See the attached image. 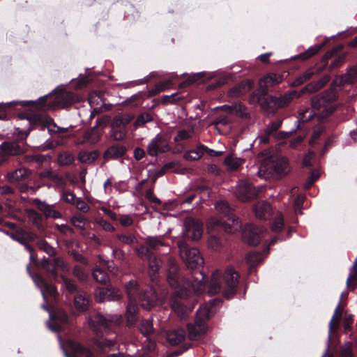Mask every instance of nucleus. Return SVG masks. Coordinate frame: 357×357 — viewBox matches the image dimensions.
I'll list each match as a JSON object with an SVG mask.
<instances>
[{
    "instance_id": "57",
    "label": "nucleus",
    "mask_w": 357,
    "mask_h": 357,
    "mask_svg": "<svg viewBox=\"0 0 357 357\" xmlns=\"http://www.w3.org/2000/svg\"><path fill=\"white\" fill-rule=\"evenodd\" d=\"M63 281L65 287L70 293H73L74 291H75L76 287L73 281L68 278H63Z\"/></svg>"
},
{
    "instance_id": "12",
    "label": "nucleus",
    "mask_w": 357,
    "mask_h": 357,
    "mask_svg": "<svg viewBox=\"0 0 357 357\" xmlns=\"http://www.w3.org/2000/svg\"><path fill=\"white\" fill-rule=\"evenodd\" d=\"M236 195L241 201H248L255 198L258 190L247 181H241L236 186Z\"/></svg>"
},
{
    "instance_id": "9",
    "label": "nucleus",
    "mask_w": 357,
    "mask_h": 357,
    "mask_svg": "<svg viewBox=\"0 0 357 357\" xmlns=\"http://www.w3.org/2000/svg\"><path fill=\"white\" fill-rule=\"evenodd\" d=\"M203 234V225L199 220L187 218L184 222L183 234L192 240H199Z\"/></svg>"
},
{
    "instance_id": "25",
    "label": "nucleus",
    "mask_w": 357,
    "mask_h": 357,
    "mask_svg": "<svg viewBox=\"0 0 357 357\" xmlns=\"http://www.w3.org/2000/svg\"><path fill=\"white\" fill-rule=\"evenodd\" d=\"M260 94L257 93H253L250 97V103L251 104H257L260 103L261 107L265 109H268L272 107L271 105L270 98L268 97L265 98L266 94H262V93L259 91Z\"/></svg>"
},
{
    "instance_id": "33",
    "label": "nucleus",
    "mask_w": 357,
    "mask_h": 357,
    "mask_svg": "<svg viewBox=\"0 0 357 357\" xmlns=\"http://www.w3.org/2000/svg\"><path fill=\"white\" fill-rule=\"evenodd\" d=\"M93 344L100 349L101 351H105L107 349H110L116 344V341L112 339H102L101 340H94Z\"/></svg>"
},
{
    "instance_id": "15",
    "label": "nucleus",
    "mask_w": 357,
    "mask_h": 357,
    "mask_svg": "<svg viewBox=\"0 0 357 357\" xmlns=\"http://www.w3.org/2000/svg\"><path fill=\"white\" fill-rule=\"evenodd\" d=\"M282 80V76L280 75L268 74L259 80V90L262 94H266L269 87L280 83Z\"/></svg>"
},
{
    "instance_id": "19",
    "label": "nucleus",
    "mask_w": 357,
    "mask_h": 357,
    "mask_svg": "<svg viewBox=\"0 0 357 357\" xmlns=\"http://www.w3.org/2000/svg\"><path fill=\"white\" fill-rule=\"evenodd\" d=\"M300 95H298L296 91H291L289 93L285 94L281 98H277L275 97L270 96V102L272 107H283L287 105L294 98L299 97Z\"/></svg>"
},
{
    "instance_id": "21",
    "label": "nucleus",
    "mask_w": 357,
    "mask_h": 357,
    "mask_svg": "<svg viewBox=\"0 0 357 357\" xmlns=\"http://www.w3.org/2000/svg\"><path fill=\"white\" fill-rule=\"evenodd\" d=\"M8 235L14 241H18L22 244H25L26 250L31 252L32 248L26 245V243L28 240L32 238L31 234L22 229H18L14 233H8Z\"/></svg>"
},
{
    "instance_id": "24",
    "label": "nucleus",
    "mask_w": 357,
    "mask_h": 357,
    "mask_svg": "<svg viewBox=\"0 0 357 357\" xmlns=\"http://www.w3.org/2000/svg\"><path fill=\"white\" fill-rule=\"evenodd\" d=\"M185 338V333L183 329H176L167 333V340L172 345H178Z\"/></svg>"
},
{
    "instance_id": "17",
    "label": "nucleus",
    "mask_w": 357,
    "mask_h": 357,
    "mask_svg": "<svg viewBox=\"0 0 357 357\" xmlns=\"http://www.w3.org/2000/svg\"><path fill=\"white\" fill-rule=\"evenodd\" d=\"M139 301L143 308L150 310L156 302V294L155 290L152 288H149L143 295L139 296Z\"/></svg>"
},
{
    "instance_id": "29",
    "label": "nucleus",
    "mask_w": 357,
    "mask_h": 357,
    "mask_svg": "<svg viewBox=\"0 0 357 357\" xmlns=\"http://www.w3.org/2000/svg\"><path fill=\"white\" fill-rule=\"evenodd\" d=\"M172 307L175 313L181 318H184L186 314L191 310L181 301H175L172 304Z\"/></svg>"
},
{
    "instance_id": "52",
    "label": "nucleus",
    "mask_w": 357,
    "mask_h": 357,
    "mask_svg": "<svg viewBox=\"0 0 357 357\" xmlns=\"http://www.w3.org/2000/svg\"><path fill=\"white\" fill-rule=\"evenodd\" d=\"M74 204L79 210L83 212H87L89 210V205L80 198L77 199Z\"/></svg>"
},
{
    "instance_id": "38",
    "label": "nucleus",
    "mask_w": 357,
    "mask_h": 357,
    "mask_svg": "<svg viewBox=\"0 0 357 357\" xmlns=\"http://www.w3.org/2000/svg\"><path fill=\"white\" fill-rule=\"evenodd\" d=\"M74 162V156L69 152H63L59 155L58 162L61 165H68Z\"/></svg>"
},
{
    "instance_id": "22",
    "label": "nucleus",
    "mask_w": 357,
    "mask_h": 357,
    "mask_svg": "<svg viewBox=\"0 0 357 357\" xmlns=\"http://www.w3.org/2000/svg\"><path fill=\"white\" fill-rule=\"evenodd\" d=\"M74 305L79 312L86 311L89 305V296L84 291H78L74 298Z\"/></svg>"
},
{
    "instance_id": "45",
    "label": "nucleus",
    "mask_w": 357,
    "mask_h": 357,
    "mask_svg": "<svg viewBox=\"0 0 357 357\" xmlns=\"http://www.w3.org/2000/svg\"><path fill=\"white\" fill-rule=\"evenodd\" d=\"M208 245L211 250H218L222 246V243L216 236H211L208 240Z\"/></svg>"
},
{
    "instance_id": "61",
    "label": "nucleus",
    "mask_w": 357,
    "mask_h": 357,
    "mask_svg": "<svg viewBox=\"0 0 357 357\" xmlns=\"http://www.w3.org/2000/svg\"><path fill=\"white\" fill-rule=\"evenodd\" d=\"M4 146L6 149H8L10 154L16 155L20 153L16 144H6Z\"/></svg>"
},
{
    "instance_id": "7",
    "label": "nucleus",
    "mask_w": 357,
    "mask_h": 357,
    "mask_svg": "<svg viewBox=\"0 0 357 357\" xmlns=\"http://www.w3.org/2000/svg\"><path fill=\"white\" fill-rule=\"evenodd\" d=\"M208 228L214 229L220 227L228 233H235L241 229V222L238 218H235L232 213L225 217V220H219L217 218H211L208 222Z\"/></svg>"
},
{
    "instance_id": "62",
    "label": "nucleus",
    "mask_w": 357,
    "mask_h": 357,
    "mask_svg": "<svg viewBox=\"0 0 357 357\" xmlns=\"http://www.w3.org/2000/svg\"><path fill=\"white\" fill-rule=\"evenodd\" d=\"M99 225L107 231H113L114 230V227L107 221L105 220H100L99 221Z\"/></svg>"
},
{
    "instance_id": "63",
    "label": "nucleus",
    "mask_w": 357,
    "mask_h": 357,
    "mask_svg": "<svg viewBox=\"0 0 357 357\" xmlns=\"http://www.w3.org/2000/svg\"><path fill=\"white\" fill-rule=\"evenodd\" d=\"M119 222L123 226H130L132 223V220L128 215H122L119 219Z\"/></svg>"
},
{
    "instance_id": "53",
    "label": "nucleus",
    "mask_w": 357,
    "mask_h": 357,
    "mask_svg": "<svg viewBox=\"0 0 357 357\" xmlns=\"http://www.w3.org/2000/svg\"><path fill=\"white\" fill-rule=\"evenodd\" d=\"M190 137H191V135L190 134L189 132H188L185 130H181L178 132L176 136L174 137V140L176 142H178V141H181V140L188 139Z\"/></svg>"
},
{
    "instance_id": "46",
    "label": "nucleus",
    "mask_w": 357,
    "mask_h": 357,
    "mask_svg": "<svg viewBox=\"0 0 357 357\" xmlns=\"http://www.w3.org/2000/svg\"><path fill=\"white\" fill-rule=\"evenodd\" d=\"M140 331L144 335L151 334L153 331L151 321L149 320L142 321L140 325Z\"/></svg>"
},
{
    "instance_id": "4",
    "label": "nucleus",
    "mask_w": 357,
    "mask_h": 357,
    "mask_svg": "<svg viewBox=\"0 0 357 357\" xmlns=\"http://www.w3.org/2000/svg\"><path fill=\"white\" fill-rule=\"evenodd\" d=\"M121 317L120 315L107 314L103 316L100 314H96L88 319L90 328L97 334L108 333L109 330L120 324Z\"/></svg>"
},
{
    "instance_id": "23",
    "label": "nucleus",
    "mask_w": 357,
    "mask_h": 357,
    "mask_svg": "<svg viewBox=\"0 0 357 357\" xmlns=\"http://www.w3.org/2000/svg\"><path fill=\"white\" fill-rule=\"evenodd\" d=\"M222 109L228 113L236 114L240 117H246L248 116L247 108L241 102H236L231 105H224Z\"/></svg>"
},
{
    "instance_id": "41",
    "label": "nucleus",
    "mask_w": 357,
    "mask_h": 357,
    "mask_svg": "<svg viewBox=\"0 0 357 357\" xmlns=\"http://www.w3.org/2000/svg\"><path fill=\"white\" fill-rule=\"evenodd\" d=\"M313 75L314 73L312 70H306L302 75L296 78V79L294 82V84L295 86L301 85L307 82V80L310 79Z\"/></svg>"
},
{
    "instance_id": "20",
    "label": "nucleus",
    "mask_w": 357,
    "mask_h": 357,
    "mask_svg": "<svg viewBox=\"0 0 357 357\" xmlns=\"http://www.w3.org/2000/svg\"><path fill=\"white\" fill-rule=\"evenodd\" d=\"M256 217L259 219H266L271 213L270 204L266 202H257L253 208Z\"/></svg>"
},
{
    "instance_id": "11",
    "label": "nucleus",
    "mask_w": 357,
    "mask_h": 357,
    "mask_svg": "<svg viewBox=\"0 0 357 357\" xmlns=\"http://www.w3.org/2000/svg\"><path fill=\"white\" fill-rule=\"evenodd\" d=\"M32 278L35 284L40 289L41 294L45 301H47L49 296L54 298L56 297L57 290L54 285L47 283L39 274L33 275Z\"/></svg>"
},
{
    "instance_id": "34",
    "label": "nucleus",
    "mask_w": 357,
    "mask_h": 357,
    "mask_svg": "<svg viewBox=\"0 0 357 357\" xmlns=\"http://www.w3.org/2000/svg\"><path fill=\"white\" fill-rule=\"evenodd\" d=\"M205 148L203 146H201L195 150H191L186 152L183 157L186 160H197L203 155V150Z\"/></svg>"
},
{
    "instance_id": "18",
    "label": "nucleus",
    "mask_w": 357,
    "mask_h": 357,
    "mask_svg": "<svg viewBox=\"0 0 357 357\" xmlns=\"http://www.w3.org/2000/svg\"><path fill=\"white\" fill-rule=\"evenodd\" d=\"M253 85V82L250 79H247L244 82H242L237 86L231 88L229 91V96L231 98H237L240 96L248 92Z\"/></svg>"
},
{
    "instance_id": "47",
    "label": "nucleus",
    "mask_w": 357,
    "mask_h": 357,
    "mask_svg": "<svg viewBox=\"0 0 357 357\" xmlns=\"http://www.w3.org/2000/svg\"><path fill=\"white\" fill-rule=\"evenodd\" d=\"M283 218L281 214L277 216L272 225V230L275 232H278L282 230L283 228Z\"/></svg>"
},
{
    "instance_id": "28",
    "label": "nucleus",
    "mask_w": 357,
    "mask_h": 357,
    "mask_svg": "<svg viewBox=\"0 0 357 357\" xmlns=\"http://www.w3.org/2000/svg\"><path fill=\"white\" fill-rule=\"evenodd\" d=\"M329 80L328 77H324L317 81V82H312L307 84L302 91L301 93L308 92L314 93L321 89Z\"/></svg>"
},
{
    "instance_id": "43",
    "label": "nucleus",
    "mask_w": 357,
    "mask_h": 357,
    "mask_svg": "<svg viewBox=\"0 0 357 357\" xmlns=\"http://www.w3.org/2000/svg\"><path fill=\"white\" fill-rule=\"evenodd\" d=\"M38 246L40 250L45 252L47 255L50 256H52L55 254L54 248L50 245L46 241H40L38 243Z\"/></svg>"
},
{
    "instance_id": "44",
    "label": "nucleus",
    "mask_w": 357,
    "mask_h": 357,
    "mask_svg": "<svg viewBox=\"0 0 357 357\" xmlns=\"http://www.w3.org/2000/svg\"><path fill=\"white\" fill-rule=\"evenodd\" d=\"M340 308V303H339L337 305V306L336 307L335 312H334V314H333V317H332V319L331 320V322H330V329H331V331L333 328H335L338 325L339 320H340V317H341V312H339Z\"/></svg>"
},
{
    "instance_id": "40",
    "label": "nucleus",
    "mask_w": 357,
    "mask_h": 357,
    "mask_svg": "<svg viewBox=\"0 0 357 357\" xmlns=\"http://www.w3.org/2000/svg\"><path fill=\"white\" fill-rule=\"evenodd\" d=\"M215 209L223 215L224 218L231 213V208L226 202L221 201L218 202L215 205Z\"/></svg>"
},
{
    "instance_id": "64",
    "label": "nucleus",
    "mask_w": 357,
    "mask_h": 357,
    "mask_svg": "<svg viewBox=\"0 0 357 357\" xmlns=\"http://www.w3.org/2000/svg\"><path fill=\"white\" fill-rule=\"evenodd\" d=\"M357 279V268L352 267L351 273L347 280V285L349 286L351 280Z\"/></svg>"
},
{
    "instance_id": "8",
    "label": "nucleus",
    "mask_w": 357,
    "mask_h": 357,
    "mask_svg": "<svg viewBox=\"0 0 357 357\" xmlns=\"http://www.w3.org/2000/svg\"><path fill=\"white\" fill-rule=\"evenodd\" d=\"M126 291L128 297V305L127 306L126 315L128 321H133V317L138 310L135 305V296L138 293L137 284L135 281L131 280L126 285Z\"/></svg>"
},
{
    "instance_id": "39",
    "label": "nucleus",
    "mask_w": 357,
    "mask_h": 357,
    "mask_svg": "<svg viewBox=\"0 0 357 357\" xmlns=\"http://www.w3.org/2000/svg\"><path fill=\"white\" fill-rule=\"evenodd\" d=\"M92 275L94 280L98 282L104 284L108 280L107 274L100 268H96L93 270Z\"/></svg>"
},
{
    "instance_id": "3",
    "label": "nucleus",
    "mask_w": 357,
    "mask_h": 357,
    "mask_svg": "<svg viewBox=\"0 0 357 357\" xmlns=\"http://www.w3.org/2000/svg\"><path fill=\"white\" fill-rule=\"evenodd\" d=\"M212 312L211 303H206L200 306L197 312L195 324L188 326L190 339H197L206 333L208 328L206 321L210 317Z\"/></svg>"
},
{
    "instance_id": "56",
    "label": "nucleus",
    "mask_w": 357,
    "mask_h": 357,
    "mask_svg": "<svg viewBox=\"0 0 357 357\" xmlns=\"http://www.w3.org/2000/svg\"><path fill=\"white\" fill-rule=\"evenodd\" d=\"M63 199L66 202L70 203V204H74L75 202L77 199L75 198V196L74 195V194L70 192H68V191L63 192Z\"/></svg>"
},
{
    "instance_id": "42",
    "label": "nucleus",
    "mask_w": 357,
    "mask_h": 357,
    "mask_svg": "<svg viewBox=\"0 0 357 357\" xmlns=\"http://www.w3.org/2000/svg\"><path fill=\"white\" fill-rule=\"evenodd\" d=\"M146 243L150 248L157 249L160 246L164 245V243L161 237H147L146 239Z\"/></svg>"
},
{
    "instance_id": "32",
    "label": "nucleus",
    "mask_w": 357,
    "mask_h": 357,
    "mask_svg": "<svg viewBox=\"0 0 357 357\" xmlns=\"http://www.w3.org/2000/svg\"><path fill=\"white\" fill-rule=\"evenodd\" d=\"M324 44L321 45H314L313 46L310 47L305 52L298 54L296 58L301 59L302 61H305L312 57L314 54L319 52V51L322 48Z\"/></svg>"
},
{
    "instance_id": "50",
    "label": "nucleus",
    "mask_w": 357,
    "mask_h": 357,
    "mask_svg": "<svg viewBox=\"0 0 357 357\" xmlns=\"http://www.w3.org/2000/svg\"><path fill=\"white\" fill-rule=\"evenodd\" d=\"M351 347V342L346 343L341 349L340 357H353Z\"/></svg>"
},
{
    "instance_id": "5",
    "label": "nucleus",
    "mask_w": 357,
    "mask_h": 357,
    "mask_svg": "<svg viewBox=\"0 0 357 357\" xmlns=\"http://www.w3.org/2000/svg\"><path fill=\"white\" fill-rule=\"evenodd\" d=\"M178 246L181 257L189 268L194 269L202 266L204 259L197 249L189 248L183 241H179Z\"/></svg>"
},
{
    "instance_id": "37",
    "label": "nucleus",
    "mask_w": 357,
    "mask_h": 357,
    "mask_svg": "<svg viewBox=\"0 0 357 357\" xmlns=\"http://www.w3.org/2000/svg\"><path fill=\"white\" fill-rule=\"evenodd\" d=\"M243 162L242 159L233 155H228L225 160V165L231 170L237 169L243 164Z\"/></svg>"
},
{
    "instance_id": "6",
    "label": "nucleus",
    "mask_w": 357,
    "mask_h": 357,
    "mask_svg": "<svg viewBox=\"0 0 357 357\" xmlns=\"http://www.w3.org/2000/svg\"><path fill=\"white\" fill-rule=\"evenodd\" d=\"M275 170L278 174H287L289 172L288 161L286 158H282L276 161L273 158L264 160L260 165L258 174L259 176L266 173H271Z\"/></svg>"
},
{
    "instance_id": "35",
    "label": "nucleus",
    "mask_w": 357,
    "mask_h": 357,
    "mask_svg": "<svg viewBox=\"0 0 357 357\" xmlns=\"http://www.w3.org/2000/svg\"><path fill=\"white\" fill-rule=\"evenodd\" d=\"M26 171L24 169H18L7 174V178L10 183H16L26 176Z\"/></svg>"
},
{
    "instance_id": "49",
    "label": "nucleus",
    "mask_w": 357,
    "mask_h": 357,
    "mask_svg": "<svg viewBox=\"0 0 357 357\" xmlns=\"http://www.w3.org/2000/svg\"><path fill=\"white\" fill-rule=\"evenodd\" d=\"M346 81L353 83L357 81V68H351L346 75Z\"/></svg>"
},
{
    "instance_id": "58",
    "label": "nucleus",
    "mask_w": 357,
    "mask_h": 357,
    "mask_svg": "<svg viewBox=\"0 0 357 357\" xmlns=\"http://www.w3.org/2000/svg\"><path fill=\"white\" fill-rule=\"evenodd\" d=\"M74 274L81 280H84L86 278L87 274L79 266H75L74 268Z\"/></svg>"
},
{
    "instance_id": "13",
    "label": "nucleus",
    "mask_w": 357,
    "mask_h": 357,
    "mask_svg": "<svg viewBox=\"0 0 357 357\" xmlns=\"http://www.w3.org/2000/svg\"><path fill=\"white\" fill-rule=\"evenodd\" d=\"M96 299L98 302L105 301H114L121 298V294L119 289L112 288H98L95 292Z\"/></svg>"
},
{
    "instance_id": "31",
    "label": "nucleus",
    "mask_w": 357,
    "mask_h": 357,
    "mask_svg": "<svg viewBox=\"0 0 357 357\" xmlns=\"http://www.w3.org/2000/svg\"><path fill=\"white\" fill-rule=\"evenodd\" d=\"M126 149L123 146H112L105 153V157L108 159H116L125 153Z\"/></svg>"
},
{
    "instance_id": "36",
    "label": "nucleus",
    "mask_w": 357,
    "mask_h": 357,
    "mask_svg": "<svg viewBox=\"0 0 357 357\" xmlns=\"http://www.w3.org/2000/svg\"><path fill=\"white\" fill-rule=\"evenodd\" d=\"M263 257L258 252H252L246 256L245 260L247 264L251 266H255L258 265L263 260Z\"/></svg>"
},
{
    "instance_id": "54",
    "label": "nucleus",
    "mask_w": 357,
    "mask_h": 357,
    "mask_svg": "<svg viewBox=\"0 0 357 357\" xmlns=\"http://www.w3.org/2000/svg\"><path fill=\"white\" fill-rule=\"evenodd\" d=\"M118 238L123 243L128 245L133 243L135 241V237L132 234L119 235Z\"/></svg>"
},
{
    "instance_id": "2",
    "label": "nucleus",
    "mask_w": 357,
    "mask_h": 357,
    "mask_svg": "<svg viewBox=\"0 0 357 357\" xmlns=\"http://www.w3.org/2000/svg\"><path fill=\"white\" fill-rule=\"evenodd\" d=\"M238 274L232 268H228L224 273L217 271L211 275L208 293L215 295L222 292L225 297L229 298L236 292Z\"/></svg>"
},
{
    "instance_id": "30",
    "label": "nucleus",
    "mask_w": 357,
    "mask_h": 357,
    "mask_svg": "<svg viewBox=\"0 0 357 357\" xmlns=\"http://www.w3.org/2000/svg\"><path fill=\"white\" fill-rule=\"evenodd\" d=\"M149 273L151 277L155 276L156 272L162 266V261L154 255H148Z\"/></svg>"
},
{
    "instance_id": "1",
    "label": "nucleus",
    "mask_w": 357,
    "mask_h": 357,
    "mask_svg": "<svg viewBox=\"0 0 357 357\" xmlns=\"http://www.w3.org/2000/svg\"><path fill=\"white\" fill-rule=\"evenodd\" d=\"M168 266L167 282L181 298H187L192 293H199L204 290V275L201 272L197 273L198 275L192 282H189L178 275V266L175 259H169Z\"/></svg>"
},
{
    "instance_id": "27",
    "label": "nucleus",
    "mask_w": 357,
    "mask_h": 357,
    "mask_svg": "<svg viewBox=\"0 0 357 357\" xmlns=\"http://www.w3.org/2000/svg\"><path fill=\"white\" fill-rule=\"evenodd\" d=\"M265 230L263 228L254 227L250 229V234L248 239L250 245H256L259 243L260 238L264 236Z\"/></svg>"
},
{
    "instance_id": "26",
    "label": "nucleus",
    "mask_w": 357,
    "mask_h": 357,
    "mask_svg": "<svg viewBox=\"0 0 357 357\" xmlns=\"http://www.w3.org/2000/svg\"><path fill=\"white\" fill-rule=\"evenodd\" d=\"M63 265V261L61 259H45L42 261V266L48 272L52 273V274H55L56 269L57 267L62 266Z\"/></svg>"
},
{
    "instance_id": "51",
    "label": "nucleus",
    "mask_w": 357,
    "mask_h": 357,
    "mask_svg": "<svg viewBox=\"0 0 357 357\" xmlns=\"http://www.w3.org/2000/svg\"><path fill=\"white\" fill-rule=\"evenodd\" d=\"M54 320L61 324H67L68 322V317L65 312L59 310L56 312Z\"/></svg>"
},
{
    "instance_id": "59",
    "label": "nucleus",
    "mask_w": 357,
    "mask_h": 357,
    "mask_svg": "<svg viewBox=\"0 0 357 357\" xmlns=\"http://www.w3.org/2000/svg\"><path fill=\"white\" fill-rule=\"evenodd\" d=\"M151 120V117L149 114L142 115L137 118L135 121V125L137 126H142L145 123L149 122Z\"/></svg>"
},
{
    "instance_id": "55",
    "label": "nucleus",
    "mask_w": 357,
    "mask_h": 357,
    "mask_svg": "<svg viewBox=\"0 0 357 357\" xmlns=\"http://www.w3.org/2000/svg\"><path fill=\"white\" fill-rule=\"evenodd\" d=\"M314 113L310 109H306L300 113V120L302 121H307L313 117Z\"/></svg>"
},
{
    "instance_id": "14",
    "label": "nucleus",
    "mask_w": 357,
    "mask_h": 357,
    "mask_svg": "<svg viewBox=\"0 0 357 357\" xmlns=\"http://www.w3.org/2000/svg\"><path fill=\"white\" fill-rule=\"evenodd\" d=\"M66 347L67 349L73 354L75 357H94V354L92 351L73 340H68L66 342ZM66 356L70 357L67 352H66Z\"/></svg>"
},
{
    "instance_id": "10",
    "label": "nucleus",
    "mask_w": 357,
    "mask_h": 357,
    "mask_svg": "<svg viewBox=\"0 0 357 357\" xmlns=\"http://www.w3.org/2000/svg\"><path fill=\"white\" fill-rule=\"evenodd\" d=\"M169 150L167 139L161 135L158 134L147 145L146 151L150 156H157Z\"/></svg>"
},
{
    "instance_id": "48",
    "label": "nucleus",
    "mask_w": 357,
    "mask_h": 357,
    "mask_svg": "<svg viewBox=\"0 0 357 357\" xmlns=\"http://www.w3.org/2000/svg\"><path fill=\"white\" fill-rule=\"evenodd\" d=\"M167 84L165 82H160L155 85V86L149 91V96H155L158 94L159 93L163 91Z\"/></svg>"
},
{
    "instance_id": "60",
    "label": "nucleus",
    "mask_w": 357,
    "mask_h": 357,
    "mask_svg": "<svg viewBox=\"0 0 357 357\" xmlns=\"http://www.w3.org/2000/svg\"><path fill=\"white\" fill-rule=\"evenodd\" d=\"M305 199V197L303 195H298L295 201V211L296 213H301V206L303 204V201Z\"/></svg>"
},
{
    "instance_id": "16",
    "label": "nucleus",
    "mask_w": 357,
    "mask_h": 357,
    "mask_svg": "<svg viewBox=\"0 0 357 357\" xmlns=\"http://www.w3.org/2000/svg\"><path fill=\"white\" fill-rule=\"evenodd\" d=\"M38 208L44 213L46 218H60L61 215L60 212L54 209V205H49L45 202L36 199L34 200Z\"/></svg>"
}]
</instances>
